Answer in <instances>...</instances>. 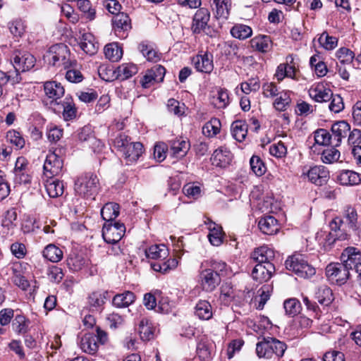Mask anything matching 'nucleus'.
I'll list each match as a JSON object with an SVG mask.
<instances>
[{
  "label": "nucleus",
  "mask_w": 361,
  "mask_h": 361,
  "mask_svg": "<svg viewBox=\"0 0 361 361\" xmlns=\"http://www.w3.org/2000/svg\"><path fill=\"white\" fill-rule=\"evenodd\" d=\"M348 142L352 148L361 146V130L354 128L350 131L348 135Z\"/></svg>",
  "instance_id": "obj_64"
},
{
  "label": "nucleus",
  "mask_w": 361,
  "mask_h": 361,
  "mask_svg": "<svg viewBox=\"0 0 361 361\" xmlns=\"http://www.w3.org/2000/svg\"><path fill=\"white\" fill-rule=\"evenodd\" d=\"M343 216L350 228L353 231H361V223L357 221V211L354 207L351 206L346 207Z\"/></svg>",
  "instance_id": "obj_30"
},
{
  "label": "nucleus",
  "mask_w": 361,
  "mask_h": 361,
  "mask_svg": "<svg viewBox=\"0 0 361 361\" xmlns=\"http://www.w3.org/2000/svg\"><path fill=\"white\" fill-rule=\"evenodd\" d=\"M271 356L275 354L278 357H282L286 349V345L283 342L276 338L271 337Z\"/></svg>",
  "instance_id": "obj_59"
},
{
  "label": "nucleus",
  "mask_w": 361,
  "mask_h": 361,
  "mask_svg": "<svg viewBox=\"0 0 361 361\" xmlns=\"http://www.w3.org/2000/svg\"><path fill=\"white\" fill-rule=\"evenodd\" d=\"M288 270L295 273L298 277L308 279L316 273L314 267L309 265L300 255L289 257L285 262Z\"/></svg>",
  "instance_id": "obj_5"
},
{
  "label": "nucleus",
  "mask_w": 361,
  "mask_h": 361,
  "mask_svg": "<svg viewBox=\"0 0 361 361\" xmlns=\"http://www.w3.org/2000/svg\"><path fill=\"white\" fill-rule=\"evenodd\" d=\"M167 109L174 115L181 116L185 112V106L175 99H169L167 102Z\"/></svg>",
  "instance_id": "obj_54"
},
{
  "label": "nucleus",
  "mask_w": 361,
  "mask_h": 361,
  "mask_svg": "<svg viewBox=\"0 0 361 361\" xmlns=\"http://www.w3.org/2000/svg\"><path fill=\"white\" fill-rule=\"evenodd\" d=\"M210 19V13L206 8L198 9L193 18L192 30L194 33H200L207 26Z\"/></svg>",
  "instance_id": "obj_14"
},
{
  "label": "nucleus",
  "mask_w": 361,
  "mask_h": 361,
  "mask_svg": "<svg viewBox=\"0 0 361 361\" xmlns=\"http://www.w3.org/2000/svg\"><path fill=\"white\" fill-rule=\"evenodd\" d=\"M126 228L124 224L116 222L114 224H104L102 228V236L107 243L116 244L124 235Z\"/></svg>",
  "instance_id": "obj_7"
},
{
  "label": "nucleus",
  "mask_w": 361,
  "mask_h": 361,
  "mask_svg": "<svg viewBox=\"0 0 361 361\" xmlns=\"http://www.w3.org/2000/svg\"><path fill=\"white\" fill-rule=\"evenodd\" d=\"M190 143L182 139H176L171 141L169 153L173 157L180 159L184 157L190 149Z\"/></svg>",
  "instance_id": "obj_19"
},
{
  "label": "nucleus",
  "mask_w": 361,
  "mask_h": 361,
  "mask_svg": "<svg viewBox=\"0 0 361 361\" xmlns=\"http://www.w3.org/2000/svg\"><path fill=\"white\" fill-rule=\"evenodd\" d=\"M28 324L29 321L22 315H16L13 323L16 331L18 334L26 333L28 330Z\"/></svg>",
  "instance_id": "obj_57"
},
{
  "label": "nucleus",
  "mask_w": 361,
  "mask_h": 361,
  "mask_svg": "<svg viewBox=\"0 0 361 361\" xmlns=\"http://www.w3.org/2000/svg\"><path fill=\"white\" fill-rule=\"evenodd\" d=\"M43 256L52 262H58L63 257V252L56 245L50 244L43 250Z\"/></svg>",
  "instance_id": "obj_41"
},
{
  "label": "nucleus",
  "mask_w": 361,
  "mask_h": 361,
  "mask_svg": "<svg viewBox=\"0 0 361 361\" xmlns=\"http://www.w3.org/2000/svg\"><path fill=\"white\" fill-rule=\"evenodd\" d=\"M154 327L151 322L143 318L139 324L138 331L142 341H149L154 338Z\"/></svg>",
  "instance_id": "obj_31"
},
{
  "label": "nucleus",
  "mask_w": 361,
  "mask_h": 361,
  "mask_svg": "<svg viewBox=\"0 0 361 361\" xmlns=\"http://www.w3.org/2000/svg\"><path fill=\"white\" fill-rule=\"evenodd\" d=\"M291 99L288 92H281L280 96L277 97L274 103V107L278 111H285L290 105Z\"/></svg>",
  "instance_id": "obj_50"
},
{
  "label": "nucleus",
  "mask_w": 361,
  "mask_h": 361,
  "mask_svg": "<svg viewBox=\"0 0 361 361\" xmlns=\"http://www.w3.org/2000/svg\"><path fill=\"white\" fill-rule=\"evenodd\" d=\"M11 33L15 37H22L25 31V22L20 18H16L8 24Z\"/></svg>",
  "instance_id": "obj_45"
},
{
  "label": "nucleus",
  "mask_w": 361,
  "mask_h": 361,
  "mask_svg": "<svg viewBox=\"0 0 361 361\" xmlns=\"http://www.w3.org/2000/svg\"><path fill=\"white\" fill-rule=\"evenodd\" d=\"M59 111L62 110L63 116L65 120L68 121L74 118L76 116V109L71 97H66L63 101L60 100Z\"/></svg>",
  "instance_id": "obj_28"
},
{
  "label": "nucleus",
  "mask_w": 361,
  "mask_h": 361,
  "mask_svg": "<svg viewBox=\"0 0 361 361\" xmlns=\"http://www.w3.org/2000/svg\"><path fill=\"white\" fill-rule=\"evenodd\" d=\"M221 122L218 118H212L207 122L202 127V133L208 137H212L219 133Z\"/></svg>",
  "instance_id": "obj_42"
},
{
  "label": "nucleus",
  "mask_w": 361,
  "mask_h": 361,
  "mask_svg": "<svg viewBox=\"0 0 361 361\" xmlns=\"http://www.w3.org/2000/svg\"><path fill=\"white\" fill-rule=\"evenodd\" d=\"M77 6L78 8L84 13L85 17L89 20H92L95 18V10L92 8L89 0H78Z\"/></svg>",
  "instance_id": "obj_47"
},
{
  "label": "nucleus",
  "mask_w": 361,
  "mask_h": 361,
  "mask_svg": "<svg viewBox=\"0 0 361 361\" xmlns=\"http://www.w3.org/2000/svg\"><path fill=\"white\" fill-rule=\"evenodd\" d=\"M11 61L15 69L14 75L11 73L8 75L1 73L0 75L2 76L0 78L3 80L5 78L6 82L11 81L12 84H16L20 82L22 80L20 72L28 71L33 68L36 59L33 55L27 51L16 50L13 53Z\"/></svg>",
  "instance_id": "obj_2"
},
{
  "label": "nucleus",
  "mask_w": 361,
  "mask_h": 361,
  "mask_svg": "<svg viewBox=\"0 0 361 361\" xmlns=\"http://www.w3.org/2000/svg\"><path fill=\"white\" fill-rule=\"evenodd\" d=\"M271 337L264 338L262 341L258 342L256 345V353L259 357H271Z\"/></svg>",
  "instance_id": "obj_40"
},
{
  "label": "nucleus",
  "mask_w": 361,
  "mask_h": 361,
  "mask_svg": "<svg viewBox=\"0 0 361 361\" xmlns=\"http://www.w3.org/2000/svg\"><path fill=\"white\" fill-rule=\"evenodd\" d=\"M329 102H330L328 104V108L331 112L337 114L341 112L344 109L343 98L339 95L334 96Z\"/></svg>",
  "instance_id": "obj_62"
},
{
  "label": "nucleus",
  "mask_w": 361,
  "mask_h": 361,
  "mask_svg": "<svg viewBox=\"0 0 361 361\" xmlns=\"http://www.w3.org/2000/svg\"><path fill=\"white\" fill-rule=\"evenodd\" d=\"M337 180L342 185H357L361 183V176L354 171L342 170L338 172Z\"/></svg>",
  "instance_id": "obj_18"
},
{
  "label": "nucleus",
  "mask_w": 361,
  "mask_h": 361,
  "mask_svg": "<svg viewBox=\"0 0 361 361\" xmlns=\"http://www.w3.org/2000/svg\"><path fill=\"white\" fill-rule=\"evenodd\" d=\"M44 89L46 95L51 99V103L60 104L61 98L65 93V90L61 83L48 81L44 83Z\"/></svg>",
  "instance_id": "obj_12"
},
{
  "label": "nucleus",
  "mask_w": 361,
  "mask_h": 361,
  "mask_svg": "<svg viewBox=\"0 0 361 361\" xmlns=\"http://www.w3.org/2000/svg\"><path fill=\"white\" fill-rule=\"evenodd\" d=\"M353 252V247L345 248L341 256L342 263H330L325 269L326 276L331 283L343 285L347 282L350 277L351 263L350 256Z\"/></svg>",
  "instance_id": "obj_1"
},
{
  "label": "nucleus",
  "mask_w": 361,
  "mask_h": 361,
  "mask_svg": "<svg viewBox=\"0 0 361 361\" xmlns=\"http://www.w3.org/2000/svg\"><path fill=\"white\" fill-rule=\"evenodd\" d=\"M200 271L199 282L203 290L212 292L221 283V278L207 267Z\"/></svg>",
  "instance_id": "obj_8"
},
{
  "label": "nucleus",
  "mask_w": 361,
  "mask_h": 361,
  "mask_svg": "<svg viewBox=\"0 0 361 361\" xmlns=\"http://www.w3.org/2000/svg\"><path fill=\"white\" fill-rule=\"evenodd\" d=\"M165 68L161 65H155L148 70L143 77L142 85L145 88L149 87L155 82H162L165 75Z\"/></svg>",
  "instance_id": "obj_11"
},
{
  "label": "nucleus",
  "mask_w": 361,
  "mask_h": 361,
  "mask_svg": "<svg viewBox=\"0 0 361 361\" xmlns=\"http://www.w3.org/2000/svg\"><path fill=\"white\" fill-rule=\"evenodd\" d=\"M119 214V205L114 202L106 203L101 210L102 219L106 221L115 219Z\"/></svg>",
  "instance_id": "obj_38"
},
{
  "label": "nucleus",
  "mask_w": 361,
  "mask_h": 361,
  "mask_svg": "<svg viewBox=\"0 0 361 361\" xmlns=\"http://www.w3.org/2000/svg\"><path fill=\"white\" fill-rule=\"evenodd\" d=\"M231 153L226 147H221L216 149L212 157V164L219 166L226 167L231 161Z\"/></svg>",
  "instance_id": "obj_20"
},
{
  "label": "nucleus",
  "mask_w": 361,
  "mask_h": 361,
  "mask_svg": "<svg viewBox=\"0 0 361 361\" xmlns=\"http://www.w3.org/2000/svg\"><path fill=\"white\" fill-rule=\"evenodd\" d=\"M192 63L197 71L200 72L209 73L214 68L213 56L207 52L193 57Z\"/></svg>",
  "instance_id": "obj_15"
},
{
  "label": "nucleus",
  "mask_w": 361,
  "mask_h": 361,
  "mask_svg": "<svg viewBox=\"0 0 361 361\" xmlns=\"http://www.w3.org/2000/svg\"><path fill=\"white\" fill-rule=\"evenodd\" d=\"M130 143V138L123 133H119L113 141L114 147L121 153Z\"/></svg>",
  "instance_id": "obj_58"
},
{
  "label": "nucleus",
  "mask_w": 361,
  "mask_h": 361,
  "mask_svg": "<svg viewBox=\"0 0 361 361\" xmlns=\"http://www.w3.org/2000/svg\"><path fill=\"white\" fill-rule=\"evenodd\" d=\"M333 97L334 95L330 88L325 87L323 85L317 84V102H329Z\"/></svg>",
  "instance_id": "obj_53"
},
{
  "label": "nucleus",
  "mask_w": 361,
  "mask_h": 361,
  "mask_svg": "<svg viewBox=\"0 0 361 361\" xmlns=\"http://www.w3.org/2000/svg\"><path fill=\"white\" fill-rule=\"evenodd\" d=\"M69 50L63 44L51 46L44 56V60L53 66L68 68L71 63L69 60Z\"/></svg>",
  "instance_id": "obj_3"
},
{
  "label": "nucleus",
  "mask_w": 361,
  "mask_h": 361,
  "mask_svg": "<svg viewBox=\"0 0 361 361\" xmlns=\"http://www.w3.org/2000/svg\"><path fill=\"white\" fill-rule=\"evenodd\" d=\"M7 142L13 144L17 149H21L25 145V140L20 134L16 130H10L6 133Z\"/></svg>",
  "instance_id": "obj_55"
},
{
  "label": "nucleus",
  "mask_w": 361,
  "mask_h": 361,
  "mask_svg": "<svg viewBox=\"0 0 361 361\" xmlns=\"http://www.w3.org/2000/svg\"><path fill=\"white\" fill-rule=\"evenodd\" d=\"M258 227L263 233L267 235L274 234L279 230L278 221L272 216L262 217L258 222Z\"/></svg>",
  "instance_id": "obj_21"
},
{
  "label": "nucleus",
  "mask_w": 361,
  "mask_h": 361,
  "mask_svg": "<svg viewBox=\"0 0 361 361\" xmlns=\"http://www.w3.org/2000/svg\"><path fill=\"white\" fill-rule=\"evenodd\" d=\"M135 294L131 291H125L123 293L116 294L112 299V304L118 308L127 307L134 302Z\"/></svg>",
  "instance_id": "obj_26"
},
{
  "label": "nucleus",
  "mask_w": 361,
  "mask_h": 361,
  "mask_svg": "<svg viewBox=\"0 0 361 361\" xmlns=\"http://www.w3.org/2000/svg\"><path fill=\"white\" fill-rule=\"evenodd\" d=\"M231 133L237 141L243 142L247 134V125L243 121H235L231 125Z\"/></svg>",
  "instance_id": "obj_32"
},
{
  "label": "nucleus",
  "mask_w": 361,
  "mask_h": 361,
  "mask_svg": "<svg viewBox=\"0 0 361 361\" xmlns=\"http://www.w3.org/2000/svg\"><path fill=\"white\" fill-rule=\"evenodd\" d=\"M104 51L106 58L112 62L118 61L123 56V49L117 43L106 44L104 47Z\"/></svg>",
  "instance_id": "obj_35"
},
{
  "label": "nucleus",
  "mask_w": 361,
  "mask_h": 361,
  "mask_svg": "<svg viewBox=\"0 0 361 361\" xmlns=\"http://www.w3.org/2000/svg\"><path fill=\"white\" fill-rule=\"evenodd\" d=\"M260 87L259 82L257 79L251 78L247 82L240 84L241 90L246 94H250L251 92H256Z\"/></svg>",
  "instance_id": "obj_60"
},
{
  "label": "nucleus",
  "mask_w": 361,
  "mask_h": 361,
  "mask_svg": "<svg viewBox=\"0 0 361 361\" xmlns=\"http://www.w3.org/2000/svg\"><path fill=\"white\" fill-rule=\"evenodd\" d=\"M63 161L56 153V150L49 152L47 155L44 163L43 170L44 176L48 178H51L58 176L62 171Z\"/></svg>",
  "instance_id": "obj_6"
},
{
  "label": "nucleus",
  "mask_w": 361,
  "mask_h": 361,
  "mask_svg": "<svg viewBox=\"0 0 361 361\" xmlns=\"http://www.w3.org/2000/svg\"><path fill=\"white\" fill-rule=\"evenodd\" d=\"M108 292L96 291L88 297V304L92 311H100L108 298Z\"/></svg>",
  "instance_id": "obj_25"
},
{
  "label": "nucleus",
  "mask_w": 361,
  "mask_h": 361,
  "mask_svg": "<svg viewBox=\"0 0 361 361\" xmlns=\"http://www.w3.org/2000/svg\"><path fill=\"white\" fill-rule=\"evenodd\" d=\"M336 55L339 61L343 64L352 63L355 57L353 51L346 47H341L338 49Z\"/></svg>",
  "instance_id": "obj_52"
},
{
  "label": "nucleus",
  "mask_w": 361,
  "mask_h": 361,
  "mask_svg": "<svg viewBox=\"0 0 361 361\" xmlns=\"http://www.w3.org/2000/svg\"><path fill=\"white\" fill-rule=\"evenodd\" d=\"M45 188L50 197L54 198L62 195L63 193L64 185L63 182L49 178L47 180Z\"/></svg>",
  "instance_id": "obj_37"
},
{
  "label": "nucleus",
  "mask_w": 361,
  "mask_h": 361,
  "mask_svg": "<svg viewBox=\"0 0 361 361\" xmlns=\"http://www.w3.org/2000/svg\"><path fill=\"white\" fill-rule=\"evenodd\" d=\"M209 233L208 238L210 243L214 246H219L223 243V231L221 226L214 222L209 224Z\"/></svg>",
  "instance_id": "obj_33"
},
{
  "label": "nucleus",
  "mask_w": 361,
  "mask_h": 361,
  "mask_svg": "<svg viewBox=\"0 0 361 361\" xmlns=\"http://www.w3.org/2000/svg\"><path fill=\"white\" fill-rule=\"evenodd\" d=\"M252 171L257 176H261L266 171V166L262 160L258 156H252L250 160Z\"/></svg>",
  "instance_id": "obj_49"
},
{
  "label": "nucleus",
  "mask_w": 361,
  "mask_h": 361,
  "mask_svg": "<svg viewBox=\"0 0 361 361\" xmlns=\"http://www.w3.org/2000/svg\"><path fill=\"white\" fill-rule=\"evenodd\" d=\"M143 152V145L139 142H130L127 147L123 151L122 156L126 161L127 164L135 162Z\"/></svg>",
  "instance_id": "obj_16"
},
{
  "label": "nucleus",
  "mask_w": 361,
  "mask_h": 361,
  "mask_svg": "<svg viewBox=\"0 0 361 361\" xmlns=\"http://www.w3.org/2000/svg\"><path fill=\"white\" fill-rule=\"evenodd\" d=\"M340 158V152L334 147L324 149L321 154V159L325 164H332Z\"/></svg>",
  "instance_id": "obj_48"
},
{
  "label": "nucleus",
  "mask_w": 361,
  "mask_h": 361,
  "mask_svg": "<svg viewBox=\"0 0 361 361\" xmlns=\"http://www.w3.org/2000/svg\"><path fill=\"white\" fill-rule=\"evenodd\" d=\"M351 263V269L354 268L358 274V277L361 279V253L356 251V248L353 247L352 256H350Z\"/></svg>",
  "instance_id": "obj_63"
},
{
  "label": "nucleus",
  "mask_w": 361,
  "mask_h": 361,
  "mask_svg": "<svg viewBox=\"0 0 361 361\" xmlns=\"http://www.w3.org/2000/svg\"><path fill=\"white\" fill-rule=\"evenodd\" d=\"M331 130L337 138L338 142H341L342 138L345 137L347 133L350 130V126L345 121H340L334 123L331 128Z\"/></svg>",
  "instance_id": "obj_39"
},
{
  "label": "nucleus",
  "mask_w": 361,
  "mask_h": 361,
  "mask_svg": "<svg viewBox=\"0 0 361 361\" xmlns=\"http://www.w3.org/2000/svg\"><path fill=\"white\" fill-rule=\"evenodd\" d=\"M207 267L209 269L218 274L219 277L226 276L229 271V267L226 262L221 260L210 259L202 263L201 267Z\"/></svg>",
  "instance_id": "obj_29"
},
{
  "label": "nucleus",
  "mask_w": 361,
  "mask_h": 361,
  "mask_svg": "<svg viewBox=\"0 0 361 361\" xmlns=\"http://www.w3.org/2000/svg\"><path fill=\"white\" fill-rule=\"evenodd\" d=\"M80 48L90 55L97 53L99 44L95 42L94 36L91 33H84L80 42Z\"/></svg>",
  "instance_id": "obj_27"
},
{
  "label": "nucleus",
  "mask_w": 361,
  "mask_h": 361,
  "mask_svg": "<svg viewBox=\"0 0 361 361\" xmlns=\"http://www.w3.org/2000/svg\"><path fill=\"white\" fill-rule=\"evenodd\" d=\"M274 271L275 267L272 263L257 264L252 271V277L255 281L262 283L268 281Z\"/></svg>",
  "instance_id": "obj_10"
},
{
  "label": "nucleus",
  "mask_w": 361,
  "mask_h": 361,
  "mask_svg": "<svg viewBox=\"0 0 361 361\" xmlns=\"http://www.w3.org/2000/svg\"><path fill=\"white\" fill-rule=\"evenodd\" d=\"M145 255L149 259H164L168 255V250L163 244L154 245L145 250Z\"/></svg>",
  "instance_id": "obj_36"
},
{
  "label": "nucleus",
  "mask_w": 361,
  "mask_h": 361,
  "mask_svg": "<svg viewBox=\"0 0 361 361\" xmlns=\"http://www.w3.org/2000/svg\"><path fill=\"white\" fill-rule=\"evenodd\" d=\"M79 345L83 352L90 355L95 354L99 346L96 336L91 333L85 334L81 337Z\"/></svg>",
  "instance_id": "obj_17"
},
{
  "label": "nucleus",
  "mask_w": 361,
  "mask_h": 361,
  "mask_svg": "<svg viewBox=\"0 0 361 361\" xmlns=\"http://www.w3.org/2000/svg\"><path fill=\"white\" fill-rule=\"evenodd\" d=\"M137 67L133 63H122L114 71L116 78L121 80H127L137 73Z\"/></svg>",
  "instance_id": "obj_23"
},
{
  "label": "nucleus",
  "mask_w": 361,
  "mask_h": 361,
  "mask_svg": "<svg viewBox=\"0 0 361 361\" xmlns=\"http://www.w3.org/2000/svg\"><path fill=\"white\" fill-rule=\"evenodd\" d=\"M283 307L287 314L293 317L300 312L301 305L296 298H289L284 301Z\"/></svg>",
  "instance_id": "obj_46"
},
{
  "label": "nucleus",
  "mask_w": 361,
  "mask_h": 361,
  "mask_svg": "<svg viewBox=\"0 0 361 361\" xmlns=\"http://www.w3.org/2000/svg\"><path fill=\"white\" fill-rule=\"evenodd\" d=\"M318 301L321 305L328 306L333 301V293L328 287H324L319 290Z\"/></svg>",
  "instance_id": "obj_56"
},
{
  "label": "nucleus",
  "mask_w": 361,
  "mask_h": 361,
  "mask_svg": "<svg viewBox=\"0 0 361 361\" xmlns=\"http://www.w3.org/2000/svg\"><path fill=\"white\" fill-rule=\"evenodd\" d=\"M214 17L217 20H226L230 13L231 0H209Z\"/></svg>",
  "instance_id": "obj_13"
},
{
  "label": "nucleus",
  "mask_w": 361,
  "mask_h": 361,
  "mask_svg": "<svg viewBox=\"0 0 361 361\" xmlns=\"http://www.w3.org/2000/svg\"><path fill=\"white\" fill-rule=\"evenodd\" d=\"M322 47L326 50H333L338 45V39L336 37L330 36L326 32H323L318 39Z\"/></svg>",
  "instance_id": "obj_44"
},
{
  "label": "nucleus",
  "mask_w": 361,
  "mask_h": 361,
  "mask_svg": "<svg viewBox=\"0 0 361 361\" xmlns=\"http://www.w3.org/2000/svg\"><path fill=\"white\" fill-rule=\"evenodd\" d=\"M195 314L200 319L209 320L213 315L212 305L207 300H200L195 306Z\"/></svg>",
  "instance_id": "obj_34"
},
{
  "label": "nucleus",
  "mask_w": 361,
  "mask_h": 361,
  "mask_svg": "<svg viewBox=\"0 0 361 361\" xmlns=\"http://www.w3.org/2000/svg\"><path fill=\"white\" fill-rule=\"evenodd\" d=\"M114 30L117 36L126 38V33L131 29V21L125 13H117L112 18Z\"/></svg>",
  "instance_id": "obj_9"
},
{
  "label": "nucleus",
  "mask_w": 361,
  "mask_h": 361,
  "mask_svg": "<svg viewBox=\"0 0 361 361\" xmlns=\"http://www.w3.org/2000/svg\"><path fill=\"white\" fill-rule=\"evenodd\" d=\"M250 42L252 49L262 53L268 52L271 49V41L270 37L267 35L256 36Z\"/></svg>",
  "instance_id": "obj_24"
},
{
  "label": "nucleus",
  "mask_w": 361,
  "mask_h": 361,
  "mask_svg": "<svg viewBox=\"0 0 361 361\" xmlns=\"http://www.w3.org/2000/svg\"><path fill=\"white\" fill-rule=\"evenodd\" d=\"M99 189V179L92 173L81 175L75 182V190L80 196L92 197Z\"/></svg>",
  "instance_id": "obj_4"
},
{
  "label": "nucleus",
  "mask_w": 361,
  "mask_h": 361,
  "mask_svg": "<svg viewBox=\"0 0 361 361\" xmlns=\"http://www.w3.org/2000/svg\"><path fill=\"white\" fill-rule=\"evenodd\" d=\"M49 279L54 283H59L63 278V272L61 267L57 266H51L48 269Z\"/></svg>",
  "instance_id": "obj_61"
},
{
  "label": "nucleus",
  "mask_w": 361,
  "mask_h": 361,
  "mask_svg": "<svg viewBox=\"0 0 361 361\" xmlns=\"http://www.w3.org/2000/svg\"><path fill=\"white\" fill-rule=\"evenodd\" d=\"M274 258V250L267 246H262L252 253V259L257 264L271 263Z\"/></svg>",
  "instance_id": "obj_22"
},
{
  "label": "nucleus",
  "mask_w": 361,
  "mask_h": 361,
  "mask_svg": "<svg viewBox=\"0 0 361 361\" xmlns=\"http://www.w3.org/2000/svg\"><path fill=\"white\" fill-rule=\"evenodd\" d=\"M252 30L251 27L243 24H237L231 30V35L239 39H247L252 35Z\"/></svg>",
  "instance_id": "obj_43"
},
{
  "label": "nucleus",
  "mask_w": 361,
  "mask_h": 361,
  "mask_svg": "<svg viewBox=\"0 0 361 361\" xmlns=\"http://www.w3.org/2000/svg\"><path fill=\"white\" fill-rule=\"evenodd\" d=\"M139 49L147 61L157 62L159 60L158 53L150 46L142 43L139 45Z\"/></svg>",
  "instance_id": "obj_51"
}]
</instances>
